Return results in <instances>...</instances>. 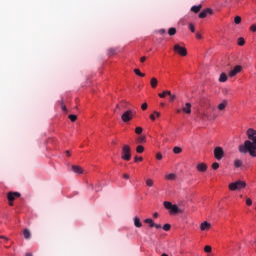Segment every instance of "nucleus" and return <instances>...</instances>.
<instances>
[{
  "mask_svg": "<svg viewBox=\"0 0 256 256\" xmlns=\"http://www.w3.org/2000/svg\"><path fill=\"white\" fill-rule=\"evenodd\" d=\"M205 253H211V246L207 245L204 248Z\"/></svg>",
  "mask_w": 256,
  "mask_h": 256,
  "instance_id": "ea45409f",
  "label": "nucleus"
},
{
  "mask_svg": "<svg viewBox=\"0 0 256 256\" xmlns=\"http://www.w3.org/2000/svg\"><path fill=\"white\" fill-rule=\"evenodd\" d=\"M172 203L171 202H169V201H165L164 202V207H165V209H171V207H172Z\"/></svg>",
  "mask_w": 256,
  "mask_h": 256,
  "instance_id": "2f4dec72",
  "label": "nucleus"
},
{
  "mask_svg": "<svg viewBox=\"0 0 256 256\" xmlns=\"http://www.w3.org/2000/svg\"><path fill=\"white\" fill-rule=\"evenodd\" d=\"M146 185H147V187H153V185H155V183L153 182V179L148 178L146 180Z\"/></svg>",
  "mask_w": 256,
  "mask_h": 256,
  "instance_id": "a878e982",
  "label": "nucleus"
},
{
  "mask_svg": "<svg viewBox=\"0 0 256 256\" xmlns=\"http://www.w3.org/2000/svg\"><path fill=\"white\" fill-rule=\"evenodd\" d=\"M144 223H147L148 225H150V227H155V222H153V219L151 218L145 219Z\"/></svg>",
  "mask_w": 256,
  "mask_h": 256,
  "instance_id": "5701e85b",
  "label": "nucleus"
},
{
  "mask_svg": "<svg viewBox=\"0 0 256 256\" xmlns=\"http://www.w3.org/2000/svg\"><path fill=\"white\" fill-rule=\"evenodd\" d=\"M208 15H213V9L207 8L199 14L200 19H205Z\"/></svg>",
  "mask_w": 256,
  "mask_h": 256,
  "instance_id": "6e6552de",
  "label": "nucleus"
},
{
  "mask_svg": "<svg viewBox=\"0 0 256 256\" xmlns=\"http://www.w3.org/2000/svg\"><path fill=\"white\" fill-rule=\"evenodd\" d=\"M159 82L157 81V78H152L151 80H150V85H151V87H152V89H155L156 87H157V84H158Z\"/></svg>",
  "mask_w": 256,
  "mask_h": 256,
  "instance_id": "aec40b11",
  "label": "nucleus"
},
{
  "mask_svg": "<svg viewBox=\"0 0 256 256\" xmlns=\"http://www.w3.org/2000/svg\"><path fill=\"white\" fill-rule=\"evenodd\" d=\"M134 225L137 228L143 227V224L141 223V220L139 219V217L134 218Z\"/></svg>",
  "mask_w": 256,
  "mask_h": 256,
  "instance_id": "f3484780",
  "label": "nucleus"
},
{
  "mask_svg": "<svg viewBox=\"0 0 256 256\" xmlns=\"http://www.w3.org/2000/svg\"><path fill=\"white\" fill-rule=\"evenodd\" d=\"M197 171H199L200 173H205V171H207V164L205 163H199L196 166Z\"/></svg>",
  "mask_w": 256,
  "mask_h": 256,
  "instance_id": "9d476101",
  "label": "nucleus"
},
{
  "mask_svg": "<svg viewBox=\"0 0 256 256\" xmlns=\"http://www.w3.org/2000/svg\"><path fill=\"white\" fill-rule=\"evenodd\" d=\"M72 171L76 173V175H83V168H81V166L73 165Z\"/></svg>",
  "mask_w": 256,
  "mask_h": 256,
  "instance_id": "9b49d317",
  "label": "nucleus"
},
{
  "mask_svg": "<svg viewBox=\"0 0 256 256\" xmlns=\"http://www.w3.org/2000/svg\"><path fill=\"white\" fill-rule=\"evenodd\" d=\"M156 159H157L158 161H161V159H163V154L157 153V154H156Z\"/></svg>",
  "mask_w": 256,
  "mask_h": 256,
  "instance_id": "37998d69",
  "label": "nucleus"
},
{
  "mask_svg": "<svg viewBox=\"0 0 256 256\" xmlns=\"http://www.w3.org/2000/svg\"><path fill=\"white\" fill-rule=\"evenodd\" d=\"M68 118L70 119V121H72V123H75V121H77V115L75 114H70Z\"/></svg>",
  "mask_w": 256,
  "mask_h": 256,
  "instance_id": "bb28decb",
  "label": "nucleus"
},
{
  "mask_svg": "<svg viewBox=\"0 0 256 256\" xmlns=\"http://www.w3.org/2000/svg\"><path fill=\"white\" fill-rule=\"evenodd\" d=\"M241 66H235L233 70L229 72V77H235L237 73H241Z\"/></svg>",
  "mask_w": 256,
  "mask_h": 256,
  "instance_id": "1a4fd4ad",
  "label": "nucleus"
},
{
  "mask_svg": "<svg viewBox=\"0 0 256 256\" xmlns=\"http://www.w3.org/2000/svg\"><path fill=\"white\" fill-rule=\"evenodd\" d=\"M196 38L201 39V33H196Z\"/></svg>",
  "mask_w": 256,
  "mask_h": 256,
  "instance_id": "6e6d98bb",
  "label": "nucleus"
},
{
  "mask_svg": "<svg viewBox=\"0 0 256 256\" xmlns=\"http://www.w3.org/2000/svg\"><path fill=\"white\" fill-rule=\"evenodd\" d=\"M141 109L142 111H147V103H143Z\"/></svg>",
  "mask_w": 256,
  "mask_h": 256,
  "instance_id": "de8ad7c7",
  "label": "nucleus"
},
{
  "mask_svg": "<svg viewBox=\"0 0 256 256\" xmlns=\"http://www.w3.org/2000/svg\"><path fill=\"white\" fill-rule=\"evenodd\" d=\"M161 107H165V103H161Z\"/></svg>",
  "mask_w": 256,
  "mask_h": 256,
  "instance_id": "680f3d73",
  "label": "nucleus"
},
{
  "mask_svg": "<svg viewBox=\"0 0 256 256\" xmlns=\"http://www.w3.org/2000/svg\"><path fill=\"white\" fill-rule=\"evenodd\" d=\"M250 31H252V33H256V24L250 26Z\"/></svg>",
  "mask_w": 256,
  "mask_h": 256,
  "instance_id": "a19ab883",
  "label": "nucleus"
},
{
  "mask_svg": "<svg viewBox=\"0 0 256 256\" xmlns=\"http://www.w3.org/2000/svg\"><path fill=\"white\" fill-rule=\"evenodd\" d=\"M153 217H154L155 219H157V217H159V213L155 212V213L153 214Z\"/></svg>",
  "mask_w": 256,
  "mask_h": 256,
  "instance_id": "5fc2aeb1",
  "label": "nucleus"
},
{
  "mask_svg": "<svg viewBox=\"0 0 256 256\" xmlns=\"http://www.w3.org/2000/svg\"><path fill=\"white\" fill-rule=\"evenodd\" d=\"M177 34V29L175 27H171L168 29V35H170V37H173V35Z\"/></svg>",
  "mask_w": 256,
  "mask_h": 256,
  "instance_id": "6ab92c4d",
  "label": "nucleus"
},
{
  "mask_svg": "<svg viewBox=\"0 0 256 256\" xmlns=\"http://www.w3.org/2000/svg\"><path fill=\"white\" fill-rule=\"evenodd\" d=\"M246 205L251 207V205H253V200H251V198H246Z\"/></svg>",
  "mask_w": 256,
  "mask_h": 256,
  "instance_id": "58836bf2",
  "label": "nucleus"
},
{
  "mask_svg": "<svg viewBox=\"0 0 256 256\" xmlns=\"http://www.w3.org/2000/svg\"><path fill=\"white\" fill-rule=\"evenodd\" d=\"M21 197V193L19 192H9L7 195V199L9 201V205L13 207V200Z\"/></svg>",
  "mask_w": 256,
  "mask_h": 256,
  "instance_id": "0eeeda50",
  "label": "nucleus"
},
{
  "mask_svg": "<svg viewBox=\"0 0 256 256\" xmlns=\"http://www.w3.org/2000/svg\"><path fill=\"white\" fill-rule=\"evenodd\" d=\"M157 33H160V35H165V33H167V31L165 29H160L157 31Z\"/></svg>",
  "mask_w": 256,
  "mask_h": 256,
  "instance_id": "49530a36",
  "label": "nucleus"
},
{
  "mask_svg": "<svg viewBox=\"0 0 256 256\" xmlns=\"http://www.w3.org/2000/svg\"><path fill=\"white\" fill-rule=\"evenodd\" d=\"M182 111L187 115H191V103L187 102L185 106L182 108Z\"/></svg>",
  "mask_w": 256,
  "mask_h": 256,
  "instance_id": "ddd939ff",
  "label": "nucleus"
},
{
  "mask_svg": "<svg viewBox=\"0 0 256 256\" xmlns=\"http://www.w3.org/2000/svg\"><path fill=\"white\" fill-rule=\"evenodd\" d=\"M177 113H181V110H180V109H178V110H177Z\"/></svg>",
  "mask_w": 256,
  "mask_h": 256,
  "instance_id": "0e129e2a",
  "label": "nucleus"
},
{
  "mask_svg": "<svg viewBox=\"0 0 256 256\" xmlns=\"http://www.w3.org/2000/svg\"><path fill=\"white\" fill-rule=\"evenodd\" d=\"M201 231H209L211 229V223L209 222H203L200 224Z\"/></svg>",
  "mask_w": 256,
  "mask_h": 256,
  "instance_id": "f8f14e48",
  "label": "nucleus"
},
{
  "mask_svg": "<svg viewBox=\"0 0 256 256\" xmlns=\"http://www.w3.org/2000/svg\"><path fill=\"white\" fill-rule=\"evenodd\" d=\"M150 119H151V121H155V114H151Z\"/></svg>",
  "mask_w": 256,
  "mask_h": 256,
  "instance_id": "603ef678",
  "label": "nucleus"
},
{
  "mask_svg": "<svg viewBox=\"0 0 256 256\" xmlns=\"http://www.w3.org/2000/svg\"><path fill=\"white\" fill-rule=\"evenodd\" d=\"M146 137L145 136H140L138 139H137V143H145L146 141Z\"/></svg>",
  "mask_w": 256,
  "mask_h": 256,
  "instance_id": "473e14b6",
  "label": "nucleus"
},
{
  "mask_svg": "<svg viewBox=\"0 0 256 256\" xmlns=\"http://www.w3.org/2000/svg\"><path fill=\"white\" fill-rule=\"evenodd\" d=\"M25 256H33V254L32 253H26Z\"/></svg>",
  "mask_w": 256,
  "mask_h": 256,
  "instance_id": "052dcab7",
  "label": "nucleus"
},
{
  "mask_svg": "<svg viewBox=\"0 0 256 256\" xmlns=\"http://www.w3.org/2000/svg\"><path fill=\"white\" fill-rule=\"evenodd\" d=\"M23 237L26 240L31 239V231L28 228L23 230Z\"/></svg>",
  "mask_w": 256,
  "mask_h": 256,
  "instance_id": "4468645a",
  "label": "nucleus"
},
{
  "mask_svg": "<svg viewBox=\"0 0 256 256\" xmlns=\"http://www.w3.org/2000/svg\"><path fill=\"white\" fill-rule=\"evenodd\" d=\"M212 169H214V171H217V169H219V163L214 162V163L212 164Z\"/></svg>",
  "mask_w": 256,
  "mask_h": 256,
  "instance_id": "4c0bfd02",
  "label": "nucleus"
},
{
  "mask_svg": "<svg viewBox=\"0 0 256 256\" xmlns=\"http://www.w3.org/2000/svg\"><path fill=\"white\" fill-rule=\"evenodd\" d=\"M134 161H135V163H137V162H139V161H143V157H135L134 158Z\"/></svg>",
  "mask_w": 256,
  "mask_h": 256,
  "instance_id": "09e8293b",
  "label": "nucleus"
},
{
  "mask_svg": "<svg viewBox=\"0 0 256 256\" xmlns=\"http://www.w3.org/2000/svg\"><path fill=\"white\" fill-rule=\"evenodd\" d=\"M202 8H203L202 5L192 6L191 11H192L193 13H199V11H201Z\"/></svg>",
  "mask_w": 256,
  "mask_h": 256,
  "instance_id": "a211bd4d",
  "label": "nucleus"
},
{
  "mask_svg": "<svg viewBox=\"0 0 256 256\" xmlns=\"http://www.w3.org/2000/svg\"><path fill=\"white\" fill-rule=\"evenodd\" d=\"M234 23H235L236 25H239V24L241 23V16H236V17L234 18Z\"/></svg>",
  "mask_w": 256,
  "mask_h": 256,
  "instance_id": "f704fd0d",
  "label": "nucleus"
},
{
  "mask_svg": "<svg viewBox=\"0 0 256 256\" xmlns=\"http://www.w3.org/2000/svg\"><path fill=\"white\" fill-rule=\"evenodd\" d=\"M214 157L217 161H221L225 157V151H223L222 147L218 146L214 149Z\"/></svg>",
  "mask_w": 256,
  "mask_h": 256,
  "instance_id": "423d86ee",
  "label": "nucleus"
},
{
  "mask_svg": "<svg viewBox=\"0 0 256 256\" xmlns=\"http://www.w3.org/2000/svg\"><path fill=\"white\" fill-rule=\"evenodd\" d=\"M238 45L240 47H243V45H245V39L243 37L238 38Z\"/></svg>",
  "mask_w": 256,
  "mask_h": 256,
  "instance_id": "cd10ccee",
  "label": "nucleus"
},
{
  "mask_svg": "<svg viewBox=\"0 0 256 256\" xmlns=\"http://www.w3.org/2000/svg\"><path fill=\"white\" fill-rule=\"evenodd\" d=\"M170 211L172 212V213H179V206H177V205H173L172 204V206H171V208H170Z\"/></svg>",
  "mask_w": 256,
  "mask_h": 256,
  "instance_id": "393cba45",
  "label": "nucleus"
},
{
  "mask_svg": "<svg viewBox=\"0 0 256 256\" xmlns=\"http://www.w3.org/2000/svg\"><path fill=\"white\" fill-rule=\"evenodd\" d=\"M245 187H247V183L245 181H241V180L232 182L228 186L230 191H241V189H245Z\"/></svg>",
  "mask_w": 256,
  "mask_h": 256,
  "instance_id": "f03ea898",
  "label": "nucleus"
},
{
  "mask_svg": "<svg viewBox=\"0 0 256 256\" xmlns=\"http://www.w3.org/2000/svg\"><path fill=\"white\" fill-rule=\"evenodd\" d=\"M170 101L173 102L175 99H177V96L175 94H170Z\"/></svg>",
  "mask_w": 256,
  "mask_h": 256,
  "instance_id": "a18cd8bd",
  "label": "nucleus"
},
{
  "mask_svg": "<svg viewBox=\"0 0 256 256\" xmlns=\"http://www.w3.org/2000/svg\"><path fill=\"white\" fill-rule=\"evenodd\" d=\"M189 29L192 33H195V25L189 24Z\"/></svg>",
  "mask_w": 256,
  "mask_h": 256,
  "instance_id": "c03bdc74",
  "label": "nucleus"
},
{
  "mask_svg": "<svg viewBox=\"0 0 256 256\" xmlns=\"http://www.w3.org/2000/svg\"><path fill=\"white\" fill-rule=\"evenodd\" d=\"M154 115H156V117H161V113H159L157 111L154 112Z\"/></svg>",
  "mask_w": 256,
  "mask_h": 256,
  "instance_id": "864d4df0",
  "label": "nucleus"
},
{
  "mask_svg": "<svg viewBox=\"0 0 256 256\" xmlns=\"http://www.w3.org/2000/svg\"><path fill=\"white\" fill-rule=\"evenodd\" d=\"M246 135L249 140H246L244 144L238 147L240 153H249L251 157H256V130L250 128L247 130Z\"/></svg>",
  "mask_w": 256,
  "mask_h": 256,
  "instance_id": "f257e3e1",
  "label": "nucleus"
},
{
  "mask_svg": "<svg viewBox=\"0 0 256 256\" xmlns=\"http://www.w3.org/2000/svg\"><path fill=\"white\" fill-rule=\"evenodd\" d=\"M163 230H164V231H170V230H171V224H165V225L163 226Z\"/></svg>",
  "mask_w": 256,
  "mask_h": 256,
  "instance_id": "e433bc0d",
  "label": "nucleus"
},
{
  "mask_svg": "<svg viewBox=\"0 0 256 256\" xmlns=\"http://www.w3.org/2000/svg\"><path fill=\"white\" fill-rule=\"evenodd\" d=\"M141 133H143V128L142 127H136L135 134L136 135H141Z\"/></svg>",
  "mask_w": 256,
  "mask_h": 256,
  "instance_id": "7c9ffc66",
  "label": "nucleus"
},
{
  "mask_svg": "<svg viewBox=\"0 0 256 256\" xmlns=\"http://www.w3.org/2000/svg\"><path fill=\"white\" fill-rule=\"evenodd\" d=\"M183 151V149H181V147H174L173 149V152L176 154V155H179V153H181Z\"/></svg>",
  "mask_w": 256,
  "mask_h": 256,
  "instance_id": "c85d7f7f",
  "label": "nucleus"
},
{
  "mask_svg": "<svg viewBox=\"0 0 256 256\" xmlns=\"http://www.w3.org/2000/svg\"><path fill=\"white\" fill-rule=\"evenodd\" d=\"M145 61H147V57L143 56V57L140 58L141 63H145Z\"/></svg>",
  "mask_w": 256,
  "mask_h": 256,
  "instance_id": "8fccbe9b",
  "label": "nucleus"
},
{
  "mask_svg": "<svg viewBox=\"0 0 256 256\" xmlns=\"http://www.w3.org/2000/svg\"><path fill=\"white\" fill-rule=\"evenodd\" d=\"M60 105H61L62 111H67V106H65V102H63V100H61Z\"/></svg>",
  "mask_w": 256,
  "mask_h": 256,
  "instance_id": "c9c22d12",
  "label": "nucleus"
},
{
  "mask_svg": "<svg viewBox=\"0 0 256 256\" xmlns=\"http://www.w3.org/2000/svg\"><path fill=\"white\" fill-rule=\"evenodd\" d=\"M121 157L124 161H131V147L129 145L122 147Z\"/></svg>",
  "mask_w": 256,
  "mask_h": 256,
  "instance_id": "7ed1b4c3",
  "label": "nucleus"
},
{
  "mask_svg": "<svg viewBox=\"0 0 256 256\" xmlns=\"http://www.w3.org/2000/svg\"><path fill=\"white\" fill-rule=\"evenodd\" d=\"M165 179L168 181H175V179H177V175L175 173H170L165 176Z\"/></svg>",
  "mask_w": 256,
  "mask_h": 256,
  "instance_id": "2eb2a0df",
  "label": "nucleus"
},
{
  "mask_svg": "<svg viewBox=\"0 0 256 256\" xmlns=\"http://www.w3.org/2000/svg\"><path fill=\"white\" fill-rule=\"evenodd\" d=\"M174 52H176L181 57H187V48L179 44L174 45Z\"/></svg>",
  "mask_w": 256,
  "mask_h": 256,
  "instance_id": "39448f33",
  "label": "nucleus"
},
{
  "mask_svg": "<svg viewBox=\"0 0 256 256\" xmlns=\"http://www.w3.org/2000/svg\"><path fill=\"white\" fill-rule=\"evenodd\" d=\"M242 165H243V161L239 159L234 160V167H236V169H239V167H242Z\"/></svg>",
  "mask_w": 256,
  "mask_h": 256,
  "instance_id": "412c9836",
  "label": "nucleus"
},
{
  "mask_svg": "<svg viewBox=\"0 0 256 256\" xmlns=\"http://www.w3.org/2000/svg\"><path fill=\"white\" fill-rule=\"evenodd\" d=\"M137 153H143L145 151V148L142 145L137 146L136 148Z\"/></svg>",
  "mask_w": 256,
  "mask_h": 256,
  "instance_id": "72a5a7b5",
  "label": "nucleus"
},
{
  "mask_svg": "<svg viewBox=\"0 0 256 256\" xmlns=\"http://www.w3.org/2000/svg\"><path fill=\"white\" fill-rule=\"evenodd\" d=\"M115 49L114 48H110L109 50H108V55H115Z\"/></svg>",
  "mask_w": 256,
  "mask_h": 256,
  "instance_id": "79ce46f5",
  "label": "nucleus"
},
{
  "mask_svg": "<svg viewBox=\"0 0 256 256\" xmlns=\"http://www.w3.org/2000/svg\"><path fill=\"white\" fill-rule=\"evenodd\" d=\"M134 73L138 75V77H145V74L141 73V70L139 69H134Z\"/></svg>",
  "mask_w": 256,
  "mask_h": 256,
  "instance_id": "c756f323",
  "label": "nucleus"
},
{
  "mask_svg": "<svg viewBox=\"0 0 256 256\" xmlns=\"http://www.w3.org/2000/svg\"><path fill=\"white\" fill-rule=\"evenodd\" d=\"M123 177L124 179H129V174H124Z\"/></svg>",
  "mask_w": 256,
  "mask_h": 256,
  "instance_id": "bf43d9fd",
  "label": "nucleus"
},
{
  "mask_svg": "<svg viewBox=\"0 0 256 256\" xmlns=\"http://www.w3.org/2000/svg\"><path fill=\"white\" fill-rule=\"evenodd\" d=\"M219 81H220V83H225L227 81V74L221 73V75L219 77Z\"/></svg>",
  "mask_w": 256,
  "mask_h": 256,
  "instance_id": "4be33fe9",
  "label": "nucleus"
},
{
  "mask_svg": "<svg viewBox=\"0 0 256 256\" xmlns=\"http://www.w3.org/2000/svg\"><path fill=\"white\" fill-rule=\"evenodd\" d=\"M167 95H171V91L165 90L162 93H159L158 97H160L161 99H165V97H167Z\"/></svg>",
  "mask_w": 256,
  "mask_h": 256,
  "instance_id": "dca6fc26",
  "label": "nucleus"
},
{
  "mask_svg": "<svg viewBox=\"0 0 256 256\" xmlns=\"http://www.w3.org/2000/svg\"><path fill=\"white\" fill-rule=\"evenodd\" d=\"M133 117H135V112L133 110H127L122 114L121 119L123 123H129Z\"/></svg>",
  "mask_w": 256,
  "mask_h": 256,
  "instance_id": "20e7f679",
  "label": "nucleus"
},
{
  "mask_svg": "<svg viewBox=\"0 0 256 256\" xmlns=\"http://www.w3.org/2000/svg\"><path fill=\"white\" fill-rule=\"evenodd\" d=\"M153 227H155V229H161V224H155L154 223V226Z\"/></svg>",
  "mask_w": 256,
  "mask_h": 256,
  "instance_id": "3c124183",
  "label": "nucleus"
},
{
  "mask_svg": "<svg viewBox=\"0 0 256 256\" xmlns=\"http://www.w3.org/2000/svg\"><path fill=\"white\" fill-rule=\"evenodd\" d=\"M66 155H67L68 157H71V152H70L69 150H67V151H66Z\"/></svg>",
  "mask_w": 256,
  "mask_h": 256,
  "instance_id": "13d9d810",
  "label": "nucleus"
},
{
  "mask_svg": "<svg viewBox=\"0 0 256 256\" xmlns=\"http://www.w3.org/2000/svg\"><path fill=\"white\" fill-rule=\"evenodd\" d=\"M161 256H169V255H167V254L163 253Z\"/></svg>",
  "mask_w": 256,
  "mask_h": 256,
  "instance_id": "e2e57ef3",
  "label": "nucleus"
},
{
  "mask_svg": "<svg viewBox=\"0 0 256 256\" xmlns=\"http://www.w3.org/2000/svg\"><path fill=\"white\" fill-rule=\"evenodd\" d=\"M225 107H227V101H223L222 103H220L218 105L219 111H223L225 109Z\"/></svg>",
  "mask_w": 256,
  "mask_h": 256,
  "instance_id": "b1692460",
  "label": "nucleus"
},
{
  "mask_svg": "<svg viewBox=\"0 0 256 256\" xmlns=\"http://www.w3.org/2000/svg\"><path fill=\"white\" fill-rule=\"evenodd\" d=\"M0 239H5V241H9V238H7L5 236H0Z\"/></svg>",
  "mask_w": 256,
  "mask_h": 256,
  "instance_id": "4d7b16f0",
  "label": "nucleus"
}]
</instances>
